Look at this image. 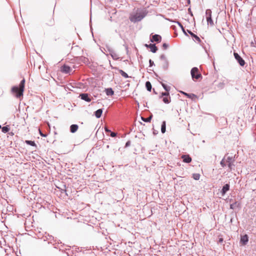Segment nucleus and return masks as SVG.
<instances>
[{"label": "nucleus", "mask_w": 256, "mask_h": 256, "mask_svg": "<svg viewBox=\"0 0 256 256\" xmlns=\"http://www.w3.org/2000/svg\"><path fill=\"white\" fill-rule=\"evenodd\" d=\"M25 80L23 79L20 82L19 86H14L12 88L11 91L17 98H20L23 96V92L24 88Z\"/></svg>", "instance_id": "nucleus-1"}, {"label": "nucleus", "mask_w": 256, "mask_h": 256, "mask_svg": "<svg viewBox=\"0 0 256 256\" xmlns=\"http://www.w3.org/2000/svg\"><path fill=\"white\" fill-rule=\"evenodd\" d=\"M191 76L193 80H198L202 78V76L198 68L194 67L191 70Z\"/></svg>", "instance_id": "nucleus-2"}, {"label": "nucleus", "mask_w": 256, "mask_h": 256, "mask_svg": "<svg viewBox=\"0 0 256 256\" xmlns=\"http://www.w3.org/2000/svg\"><path fill=\"white\" fill-rule=\"evenodd\" d=\"M142 16L140 14H136L134 15H132L130 17V20L132 22H136L140 21L142 18Z\"/></svg>", "instance_id": "nucleus-3"}, {"label": "nucleus", "mask_w": 256, "mask_h": 256, "mask_svg": "<svg viewBox=\"0 0 256 256\" xmlns=\"http://www.w3.org/2000/svg\"><path fill=\"white\" fill-rule=\"evenodd\" d=\"M206 20L208 23L210 25H214V22L212 18V11L210 10H207L206 12Z\"/></svg>", "instance_id": "nucleus-4"}, {"label": "nucleus", "mask_w": 256, "mask_h": 256, "mask_svg": "<svg viewBox=\"0 0 256 256\" xmlns=\"http://www.w3.org/2000/svg\"><path fill=\"white\" fill-rule=\"evenodd\" d=\"M163 96L162 101L166 104H169L170 102V96L169 92H166L162 94Z\"/></svg>", "instance_id": "nucleus-5"}, {"label": "nucleus", "mask_w": 256, "mask_h": 256, "mask_svg": "<svg viewBox=\"0 0 256 256\" xmlns=\"http://www.w3.org/2000/svg\"><path fill=\"white\" fill-rule=\"evenodd\" d=\"M234 55L235 58L241 66H244L245 64L244 60L239 56L238 53L234 52Z\"/></svg>", "instance_id": "nucleus-6"}, {"label": "nucleus", "mask_w": 256, "mask_h": 256, "mask_svg": "<svg viewBox=\"0 0 256 256\" xmlns=\"http://www.w3.org/2000/svg\"><path fill=\"white\" fill-rule=\"evenodd\" d=\"M60 70L64 73L69 74L71 72L72 69L70 66L66 64H64L61 67Z\"/></svg>", "instance_id": "nucleus-7"}, {"label": "nucleus", "mask_w": 256, "mask_h": 256, "mask_svg": "<svg viewBox=\"0 0 256 256\" xmlns=\"http://www.w3.org/2000/svg\"><path fill=\"white\" fill-rule=\"evenodd\" d=\"M180 92L186 96L187 98H190L192 100H196L198 98V96L194 94H188L182 91H181Z\"/></svg>", "instance_id": "nucleus-8"}, {"label": "nucleus", "mask_w": 256, "mask_h": 256, "mask_svg": "<svg viewBox=\"0 0 256 256\" xmlns=\"http://www.w3.org/2000/svg\"><path fill=\"white\" fill-rule=\"evenodd\" d=\"M181 158L184 162L190 163L192 162V158L188 154L182 155Z\"/></svg>", "instance_id": "nucleus-9"}, {"label": "nucleus", "mask_w": 256, "mask_h": 256, "mask_svg": "<svg viewBox=\"0 0 256 256\" xmlns=\"http://www.w3.org/2000/svg\"><path fill=\"white\" fill-rule=\"evenodd\" d=\"M80 97L82 100L88 102H90L92 100L88 94H82L80 95Z\"/></svg>", "instance_id": "nucleus-10"}, {"label": "nucleus", "mask_w": 256, "mask_h": 256, "mask_svg": "<svg viewBox=\"0 0 256 256\" xmlns=\"http://www.w3.org/2000/svg\"><path fill=\"white\" fill-rule=\"evenodd\" d=\"M161 40H162V37L160 36L158 34H154V35L152 36V38L150 40L152 42H160Z\"/></svg>", "instance_id": "nucleus-11"}, {"label": "nucleus", "mask_w": 256, "mask_h": 256, "mask_svg": "<svg viewBox=\"0 0 256 256\" xmlns=\"http://www.w3.org/2000/svg\"><path fill=\"white\" fill-rule=\"evenodd\" d=\"M248 240V238L247 234H244L241 236L240 243H242V245H246Z\"/></svg>", "instance_id": "nucleus-12"}, {"label": "nucleus", "mask_w": 256, "mask_h": 256, "mask_svg": "<svg viewBox=\"0 0 256 256\" xmlns=\"http://www.w3.org/2000/svg\"><path fill=\"white\" fill-rule=\"evenodd\" d=\"M146 46L150 48V51L152 52H156L158 48L154 44H150L149 45L146 44Z\"/></svg>", "instance_id": "nucleus-13"}, {"label": "nucleus", "mask_w": 256, "mask_h": 256, "mask_svg": "<svg viewBox=\"0 0 256 256\" xmlns=\"http://www.w3.org/2000/svg\"><path fill=\"white\" fill-rule=\"evenodd\" d=\"M230 189V185L228 184H225L222 190V196H224L226 192L227 191H228Z\"/></svg>", "instance_id": "nucleus-14"}, {"label": "nucleus", "mask_w": 256, "mask_h": 256, "mask_svg": "<svg viewBox=\"0 0 256 256\" xmlns=\"http://www.w3.org/2000/svg\"><path fill=\"white\" fill-rule=\"evenodd\" d=\"M188 32L192 36L193 38H194L198 42L200 43L201 42V40H200V38L198 36L194 34L193 32H192L190 30H188Z\"/></svg>", "instance_id": "nucleus-15"}, {"label": "nucleus", "mask_w": 256, "mask_h": 256, "mask_svg": "<svg viewBox=\"0 0 256 256\" xmlns=\"http://www.w3.org/2000/svg\"><path fill=\"white\" fill-rule=\"evenodd\" d=\"M78 126L77 124H72L70 126V130L72 133H74L77 131L78 130Z\"/></svg>", "instance_id": "nucleus-16"}, {"label": "nucleus", "mask_w": 256, "mask_h": 256, "mask_svg": "<svg viewBox=\"0 0 256 256\" xmlns=\"http://www.w3.org/2000/svg\"><path fill=\"white\" fill-rule=\"evenodd\" d=\"M240 206V203H238V202H234L232 203V204H231L230 205V208L231 209H234L236 208H238Z\"/></svg>", "instance_id": "nucleus-17"}, {"label": "nucleus", "mask_w": 256, "mask_h": 256, "mask_svg": "<svg viewBox=\"0 0 256 256\" xmlns=\"http://www.w3.org/2000/svg\"><path fill=\"white\" fill-rule=\"evenodd\" d=\"M105 91L108 96H112L114 94V92L111 88H106Z\"/></svg>", "instance_id": "nucleus-18"}, {"label": "nucleus", "mask_w": 256, "mask_h": 256, "mask_svg": "<svg viewBox=\"0 0 256 256\" xmlns=\"http://www.w3.org/2000/svg\"><path fill=\"white\" fill-rule=\"evenodd\" d=\"M102 109H98L95 112V116L97 118H100L102 114Z\"/></svg>", "instance_id": "nucleus-19"}, {"label": "nucleus", "mask_w": 256, "mask_h": 256, "mask_svg": "<svg viewBox=\"0 0 256 256\" xmlns=\"http://www.w3.org/2000/svg\"><path fill=\"white\" fill-rule=\"evenodd\" d=\"M225 161H226V163H234V160L232 157L228 156L226 158V159H225Z\"/></svg>", "instance_id": "nucleus-20"}, {"label": "nucleus", "mask_w": 256, "mask_h": 256, "mask_svg": "<svg viewBox=\"0 0 256 256\" xmlns=\"http://www.w3.org/2000/svg\"><path fill=\"white\" fill-rule=\"evenodd\" d=\"M146 86L148 91H151L152 90V84L150 82L148 81L146 82Z\"/></svg>", "instance_id": "nucleus-21"}, {"label": "nucleus", "mask_w": 256, "mask_h": 256, "mask_svg": "<svg viewBox=\"0 0 256 256\" xmlns=\"http://www.w3.org/2000/svg\"><path fill=\"white\" fill-rule=\"evenodd\" d=\"M119 73L124 78H128V74L122 70H119Z\"/></svg>", "instance_id": "nucleus-22"}, {"label": "nucleus", "mask_w": 256, "mask_h": 256, "mask_svg": "<svg viewBox=\"0 0 256 256\" xmlns=\"http://www.w3.org/2000/svg\"><path fill=\"white\" fill-rule=\"evenodd\" d=\"M166 122H164L161 128V131L162 133H164L166 132Z\"/></svg>", "instance_id": "nucleus-23"}, {"label": "nucleus", "mask_w": 256, "mask_h": 256, "mask_svg": "<svg viewBox=\"0 0 256 256\" xmlns=\"http://www.w3.org/2000/svg\"><path fill=\"white\" fill-rule=\"evenodd\" d=\"M26 143L28 144H29V145H30L32 146H36L34 141L26 140Z\"/></svg>", "instance_id": "nucleus-24"}, {"label": "nucleus", "mask_w": 256, "mask_h": 256, "mask_svg": "<svg viewBox=\"0 0 256 256\" xmlns=\"http://www.w3.org/2000/svg\"><path fill=\"white\" fill-rule=\"evenodd\" d=\"M152 118V116H150L148 118H144L143 117H142V120L145 122H150Z\"/></svg>", "instance_id": "nucleus-25"}, {"label": "nucleus", "mask_w": 256, "mask_h": 256, "mask_svg": "<svg viewBox=\"0 0 256 256\" xmlns=\"http://www.w3.org/2000/svg\"><path fill=\"white\" fill-rule=\"evenodd\" d=\"M10 129L8 126H4L2 128V132L4 133H6L9 131Z\"/></svg>", "instance_id": "nucleus-26"}, {"label": "nucleus", "mask_w": 256, "mask_h": 256, "mask_svg": "<svg viewBox=\"0 0 256 256\" xmlns=\"http://www.w3.org/2000/svg\"><path fill=\"white\" fill-rule=\"evenodd\" d=\"M162 86L163 88H164V89L166 91V92H168V91L170 90V88L169 86H168L164 84H162Z\"/></svg>", "instance_id": "nucleus-27"}, {"label": "nucleus", "mask_w": 256, "mask_h": 256, "mask_svg": "<svg viewBox=\"0 0 256 256\" xmlns=\"http://www.w3.org/2000/svg\"><path fill=\"white\" fill-rule=\"evenodd\" d=\"M220 164L222 167H224L226 166V161H225V158H223L220 162Z\"/></svg>", "instance_id": "nucleus-28"}, {"label": "nucleus", "mask_w": 256, "mask_h": 256, "mask_svg": "<svg viewBox=\"0 0 256 256\" xmlns=\"http://www.w3.org/2000/svg\"><path fill=\"white\" fill-rule=\"evenodd\" d=\"M200 177V174H194V179H195L196 180H199Z\"/></svg>", "instance_id": "nucleus-29"}, {"label": "nucleus", "mask_w": 256, "mask_h": 256, "mask_svg": "<svg viewBox=\"0 0 256 256\" xmlns=\"http://www.w3.org/2000/svg\"><path fill=\"white\" fill-rule=\"evenodd\" d=\"M168 44L166 43H164L162 44V48L164 50H166L168 48Z\"/></svg>", "instance_id": "nucleus-30"}, {"label": "nucleus", "mask_w": 256, "mask_h": 256, "mask_svg": "<svg viewBox=\"0 0 256 256\" xmlns=\"http://www.w3.org/2000/svg\"><path fill=\"white\" fill-rule=\"evenodd\" d=\"M226 165L228 166L230 170L232 169V166L234 165V163H228Z\"/></svg>", "instance_id": "nucleus-31"}, {"label": "nucleus", "mask_w": 256, "mask_h": 256, "mask_svg": "<svg viewBox=\"0 0 256 256\" xmlns=\"http://www.w3.org/2000/svg\"><path fill=\"white\" fill-rule=\"evenodd\" d=\"M116 133L114 132H111V134H110V136H111L112 137H115V136H116Z\"/></svg>", "instance_id": "nucleus-32"}, {"label": "nucleus", "mask_w": 256, "mask_h": 256, "mask_svg": "<svg viewBox=\"0 0 256 256\" xmlns=\"http://www.w3.org/2000/svg\"><path fill=\"white\" fill-rule=\"evenodd\" d=\"M130 141H128V142H126V146H130Z\"/></svg>", "instance_id": "nucleus-33"}, {"label": "nucleus", "mask_w": 256, "mask_h": 256, "mask_svg": "<svg viewBox=\"0 0 256 256\" xmlns=\"http://www.w3.org/2000/svg\"><path fill=\"white\" fill-rule=\"evenodd\" d=\"M40 136H44V137L46 136V135L43 134L40 131Z\"/></svg>", "instance_id": "nucleus-34"}, {"label": "nucleus", "mask_w": 256, "mask_h": 256, "mask_svg": "<svg viewBox=\"0 0 256 256\" xmlns=\"http://www.w3.org/2000/svg\"><path fill=\"white\" fill-rule=\"evenodd\" d=\"M105 130H106V132H110V130H108L106 128H105Z\"/></svg>", "instance_id": "nucleus-35"}, {"label": "nucleus", "mask_w": 256, "mask_h": 256, "mask_svg": "<svg viewBox=\"0 0 256 256\" xmlns=\"http://www.w3.org/2000/svg\"><path fill=\"white\" fill-rule=\"evenodd\" d=\"M53 24H54V20H52V22L50 24L52 25Z\"/></svg>", "instance_id": "nucleus-36"}, {"label": "nucleus", "mask_w": 256, "mask_h": 256, "mask_svg": "<svg viewBox=\"0 0 256 256\" xmlns=\"http://www.w3.org/2000/svg\"><path fill=\"white\" fill-rule=\"evenodd\" d=\"M220 242H222V238H220Z\"/></svg>", "instance_id": "nucleus-37"}, {"label": "nucleus", "mask_w": 256, "mask_h": 256, "mask_svg": "<svg viewBox=\"0 0 256 256\" xmlns=\"http://www.w3.org/2000/svg\"><path fill=\"white\" fill-rule=\"evenodd\" d=\"M0 128H1V126L0 125Z\"/></svg>", "instance_id": "nucleus-38"}]
</instances>
